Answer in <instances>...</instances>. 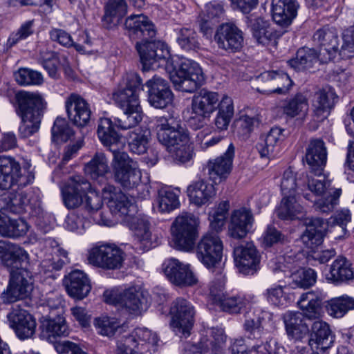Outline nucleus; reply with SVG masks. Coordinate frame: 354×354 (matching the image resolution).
<instances>
[{
  "label": "nucleus",
  "mask_w": 354,
  "mask_h": 354,
  "mask_svg": "<svg viewBox=\"0 0 354 354\" xmlns=\"http://www.w3.org/2000/svg\"><path fill=\"white\" fill-rule=\"evenodd\" d=\"M123 86L113 94L116 104L123 111L124 115L118 119L115 124L109 118H101L97 127V136L102 143L112 152L113 149L122 147L120 136L115 131V126L121 129H131L142 119L138 92L142 89L141 77L136 73L127 74Z\"/></svg>",
  "instance_id": "1"
},
{
  "label": "nucleus",
  "mask_w": 354,
  "mask_h": 354,
  "mask_svg": "<svg viewBox=\"0 0 354 354\" xmlns=\"http://www.w3.org/2000/svg\"><path fill=\"white\" fill-rule=\"evenodd\" d=\"M124 27L131 39L140 40L136 42V48L145 70L159 67L164 64L167 69L169 68L168 48L160 41L154 40L156 30L147 16L131 15L126 19Z\"/></svg>",
  "instance_id": "2"
},
{
  "label": "nucleus",
  "mask_w": 354,
  "mask_h": 354,
  "mask_svg": "<svg viewBox=\"0 0 354 354\" xmlns=\"http://www.w3.org/2000/svg\"><path fill=\"white\" fill-rule=\"evenodd\" d=\"M14 100L16 113L21 118L19 135L24 138H28L40 128L46 102L39 93L25 91L17 92Z\"/></svg>",
  "instance_id": "3"
},
{
  "label": "nucleus",
  "mask_w": 354,
  "mask_h": 354,
  "mask_svg": "<svg viewBox=\"0 0 354 354\" xmlns=\"http://www.w3.org/2000/svg\"><path fill=\"white\" fill-rule=\"evenodd\" d=\"M306 160L310 169V174L307 176L308 189L315 194H321L330 185V180L323 174L327 160V152L322 140L313 139L310 141L306 148Z\"/></svg>",
  "instance_id": "4"
},
{
  "label": "nucleus",
  "mask_w": 354,
  "mask_h": 354,
  "mask_svg": "<svg viewBox=\"0 0 354 354\" xmlns=\"http://www.w3.org/2000/svg\"><path fill=\"white\" fill-rule=\"evenodd\" d=\"M199 221L194 214L183 212L178 216L171 226L173 247L180 251L192 252L198 236Z\"/></svg>",
  "instance_id": "5"
},
{
  "label": "nucleus",
  "mask_w": 354,
  "mask_h": 354,
  "mask_svg": "<svg viewBox=\"0 0 354 354\" xmlns=\"http://www.w3.org/2000/svg\"><path fill=\"white\" fill-rule=\"evenodd\" d=\"M269 268L274 273L281 272L292 279V288L304 289L313 286L317 281V272L312 268H299V264L290 256H279L271 259Z\"/></svg>",
  "instance_id": "6"
},
{
  "label": "nucleus",
  "mask_w": 354,
  "mask_h": 354,
  "mask_svg": "<svg viewBox=\"0 0 354 354\" xmlns=\"http://www.w3.org/2000/svg\"><path fill=\"white\" fill-rule=\"evenodd\" d=\"M33 169L26 162L21 169L19 163L10 156H0V189H7L15 185L24 187L32 183Z\"/></svg>",
  "instance_id": "7"
},
{
  "label": "nucleus",
  "mask_w": 354,
  "mask_h": 354,
  "mask_svg": "<svg viewBox=\"0 0 354 354\" xmlns=\"http://www.w3.org/2000/svg\"><path fill=\"white\" fill-rule=\"evenodd\" d=\"M112 153L111 166L115 180L127 189L140 185L142 175L137 162L127 152L113 149Z\"/></svg>",
  "instance_id": "8"
},
{
  "label": "nucleus",
  "mask_w": 354,
  "mask_h": 354,
  "mask_svg": "<svg viewBox=\"0 0 354 354\" xmlns=\"http://www.w3.org/2000/svg\"><path fill=\"white\" fill-rule=\"evenodd\" d=\"M170 80L178 91L194 93L205 82L202 68L194 61L183 60L178 69L170 73Z\"/></svg>",
  "instance_id": "9"
},
{
  "label": "nucleus",
  "mask_w": 354,
  "mask_h": 354,
  "mask_svg": "<svg viewBox=\"0 0 354 354\" xmlns=\"http://www.w3.org/2000/svg\"><path fill=\"white\" fill-rule=\"evenodd\" d=\"M32 273L25 266L10 270V279L6 289L1 294L4 304L14 303L28 298L33 290Z\"/></svg>",
  "instance_id": "10"
},
{
  "label": "nucleus",
  "mask_w": 354,
  "mask_h": 354,
  "mask_svg": "<svg viewBox=\"0 0 354 354\" xmlns=\"http://www.w3.org/2000/svg\"><path fill=\"white\" fill-rule=\"evenodd\" d=\"M170 326L180 338H187L195 322L196 309L189 300L178 297L171 304Z\"/></svg>",
  "instance_id": "11"
},
{
  "label": "nucleus",
  "mask_w": 354,
  "mask_h": 354,
  "mask_svg": "<svg viewBox=\"0 0 354 354\" xmlns=\"http://www.w3.org/2000/svg\"><path fill=\"white\" fill-rule=\"evenodd\" d=\"M125 259L124 252L118 245L110 243H99L89 251V263L99 268L108 270L120 269Z\"/></svg>",
  "instance_id": "12"
},
{
  "label": "nucleus",
  "mask_w": 354,
  "mask_h": 354,
  "mask_svg": "<svg viewBox=\"0 0 354 354\" xmlns=\"http://www.w3.org/2000/svg\"><path fill=\"white\" fill-rule=\"evenodd\" d=\"M156 129L158 141L166 146L169 152H171L173 149L190 141L187 131L172 117L158 118Z\"/></svg>",
  "instance_id": "13"
},
{
  "label": "nucleus",
  "mask_w": 354,
  "mask_h": 354,
  "mask_svg": "<svg viewBox=\"0 0 354 354\" xmlns=\"http://www.w3.org/2000/svg\"><path fill=\"white\" fill-rule=\"evenodd\" d=\"M104 296L106 303L120 307L133 315H141L149 307L147 299L136 287H130L119 294L106 291Z\"/></svg>",
  "instance_id": "14"
},
{
  "label": "nucleus",
  "mask_w": 354,
  "mask_h": 354,
  "mask_svg": "<svg viewBox=\"0 0 354 354\" xmlns=\"http://www.w3.org/2000/svg\"><path fill=\"white\" fill-rule=\"evenodd\" d=\"M223 241L215 232L203 234L196 247L198 259L207 268L216 270L222 259Z\"/></svg>",
  "instance_id": "15"
},
{
  "label": "nucleus",
  "mask_w": 354,
  "mask_h": 354,
  "mask_svg": "<svg viewBox=\"0 0 354 354\" xmlns=\"http://www.w3.org/2000/svg\"><path fill=\"white\" fill-rule=\"evenodd\" d=\"M102 194L112 214L120 217L122 221L131 214L137 212V206L121 190L113 185H106L102 189Z\"/></svg>",
  "instance_id": "16"
},
{
  "label": "nucleus",
  "mask_w": 354,
  "mask_h": 354,
  "mask_svg": "<svg viewBox=\"0 0 354 354\" xmlns=\"http://www.w3.org/2000/svg\"><path fill=\"white\" fill-rule=\"evenodd\" d=\"M91 189V183L84 176H71L61 189L62 201L68 209H74L84 202V196Z\"/></svg>",
  "instance_id": "17"
},
{
  "label": "nucleus",
  "mask_w": 354,
  "mask_h": 354,
  "mask_svg": "<svg viewBox=\"0 0 354 354\" xmlns=\"http://www.w3.org/2000/svg\"><path fill=\"white\" fill-rule=\"evenodd\" d=\"M162 270L168 280L177 286H192L198 281L190 265L175 258L165 260L162 264Z\"/></svg>",
  "instance_id": "18"
},
{
  "label": "nucleus",
  "mask_w": 354,
  "mask_h": 354,
  "mask_svg": "<svg viewBox=\"0 0 354 354\" xmlns=\"http://www.w3.org/2000/svg\"><path fill=\"white\" fill-rule=\"evenodd\" d=\"M10 326L15 330L17 337L21 340L31 338L35 333V319L27 310L19 306L11 308L7 315Z\"/></svg>",
  "instance_id": "19"
},
{
  "label": "nucleus",
  "mask_w": 354,
  "mask_h": 354,
  "mask_svg": "<svg viewBox=\"0 0 354 354\" xmlns=\"http://www.w3.org/2000/svg\"><path fill=\"white\" fill-rule=\"evenodd\" d=\"M313 41L320 46L322 61L327 62L339 54V38L337 30L328 26L318 29L313 35Z\"/></svg>",
  "instance_id": "20"
},
{
  "label": "nucleus",
  "mask_w": 354,
  "mask_h": 354,
  "mask_svg": "<svg viewBox=\"0 0 354 354\" xmlns=\"http://www.w3.org/2000/svg\"><path fill=\"white\" fill-rule=\"evenodd\" d=\"M148 88V101L156 109H164L172 102L173 93L169 83L164 78L155 75L145 83Z\"/></svg>",
  "instance_id": "21"
},
{
  "label": "nucleus",
  "mask_w": 354,
  "mask_h": 354,
  "mask_svg": "<svg viewBox=\"0 0 354 354\" xmlns=\"http://www.w3.org/2000/svg\"><path fill=\"white\" fill-rule=\"evenodd\" d=\"M157 335L147 328H137L132 334L118 341L116 354H135L138 345L148 343L156 345Z\"/></svg>",
  "instance_id": "22"
},
{
  "label": "nucleus",
  "mask_w": 354,
  "mask_h": 354,
  "mask_svg": "<svg viewBox=\"0 0 354 354\" xmlns=\"http://www.w3.org/2000/svg\"><path fill=\"white\" fill-rule=\"evenodd\" d=\"M214 39L220 48L232 53L239 51L243 44L242 31L232 23L221 25Z\"/></svg>",
  "instance_id": "23"
},
{
  "label": "nucleus",
  "mask_w": 354,
  "mask_h": 354,
  "mask_svg": "<svg viewBox=\"0 0 354 354\" xmlns=\"http://www.w3.org/2000/svg\"><path fill=\"white\" fill-rule=\"evenodd\" d=\"M123 223L133 232L136 239L140 245V250L145 251L151 248L150 224L146 216L137 212L124 218Z\"/></svg>",
  "instance_id": "24"
},
{
  "label": "nucleus",
  "mask_w": 354,
  "mask_h": 354,
  "mask_svg": "<svg viewBox=\"0 0 354 354\" xmlns=\"http://www.w3.org/2000/svg\"><path fill=\"white\" fill-rule=\"evenodd\" d=\"M254 221L250 209L243 207L234 209L231 214L228 225L229 236L236 239L244 238L252 229Z\"/></svg>",
  "instance_id": "25"
},
{
  "label": "nucleus",
  "mask_w": 354,
  "mask_h": 354,
  "mask_svg": "<svg viewBox=\"0 0 354 354\" xmlns=\"http://www.w3.org/2000/svg\"><path fill=\"white\" fill-rule=\"evenodd\" d=\"M6 205L5 210L14 214H22L32 209L30 214L32 216H39L42 213L41 203L38 199L32 202L30 198L22 191L10 192L6 198Z\"/></svg>",
  "instance_id": "26"
},
{
  "label": "nucleus",
  "mask_w": 354,
  "mask_h": 354,
  "mask_svg": "<svg viewBox=\"0 0 354 354\" xmlns=\"http://www.w3.org/2000/svg\"><path fill=\"white\" fill-rule=\"evenodd\" d=\"M65 106L68 117L74 124L83 127L88 124L91 115L90 106L80 95H71Z\"/></svg>",
  "instance_id": "27"
},
{
  "label": "nucleus",
  "mask_w": 354,
  "mask_h": 354,
  "mask_svg": "<svg viewBox=\"0 0 354 354\" xmlns=\"http://www.w3.org/2000/svg\"><path fill=\"white\" fill-rule=\"evenodd\" d=\"M234 261L241 272L248 274L257 270L259 263L258 252L252 243H245L234 250Z\"/></svg>",
  "instance_id": "28"
},
{
  "label": "nucleus",
  "mask_w": 354,
  "mask_h": 354,
  "mask_svg": "<svg viewBox=\"0 0 354 354\" xmlns=\"http://www.w3.org/2000/svg\"><path fill=\"white\" fill-rule=\"evenodd\" d=\"M0 261L10 270L26 266L28 254L22 248L10 241H0Z\"/></svg>",
  "instance_id": "29"
},
{
  "label": "nucleus",
  "mask_w": 354,
  "mask_h": 354,
  "mask_svg": "<svg viewBox=\"0 0 354 354\" xmlns=\"http://www.w3.org/2000/svg\"><path fill=\"white\" fill-rule=\"evenodd\" d=\"M234 156V147L231 143L223 155L208 161V174L215 183H219L227 178L232 168Z\"/></svg>",
  "instance_id": "30"
},
{
  "label": "nucleus",
  "mask_w": 354,
  "mask_h": 354,
  "mask_svg": "<svg viewBox=\"0 0 354 354\" xmlns=\"http://www.w3.org/2000/svg\"><path fill=\"white\" fill-rule=\"evenodd\" d=\"M259 81L268 82L270 87L268 90L257 88L258 92L266 95L277 93L286 95L293 84L289 75L283 71H265L258 77Z\"/></svg>",
  "instance_id": "31"
},
{
  "label": "nucleus",
  "mask_w": 354,
  "mask_h": 354,
  "mask_svg": "<svg viewBox=\"0 0 354 354\" xmlns=\"http://www.w3.org/2000/svg\"><path fill=\"white\" fill-rule=\"evenodd\" d=\"M68 295L75 299L82 300L88 296L91 290L90 280L83 271L71 272L64 281Z\"/></svg>",
  "instance_id": "32"
},
{
  "label": "nucleus",
  "mask_w": 354,
  "mask_h": 354,
  "mask_svg": "<svg viewBox=\"0 0 354 354\" xmlns=\"http://www.w3.org/2000/svg\"><path fill=\"white\" fill-rule=\"evenodd\" d=\"M335 341V336L329 325L322 320L315 321L311 326L308 345L313 351H324L330 348Z\"/></svg>",
  "instance_id": "33"
},
{
  "label": "nucleus",
  "mask_w": 354,
  "mask_h": 354,
  "mask_svg": "<svg viewBox=\"0 0 354 354\" xmlns=\"http://www.w3.org/2000/svg\"><path fill=\"white\" fill-rule=\"evenodd\" d=\"M299 5L295 0H272L273 21L281 27L288 26L296 17Z\"/></svg>",
  "instance_id": "34"
},
{
  "label": "nucleus",
  "mask_w": 354,
  "mask_h": 354,
  "mask_svg": "<svg viewBox=\"0 0 354 354\" xmlns=\"http://www.w3.org/2000/svg\"><path fill=\"white\" fill-rule=\"evenodd\" d=\"M84 171L97 185H109L107 183V174L110 173V167L104 153H95L91 160L85 165Z\"/></svg>",
  "instance_id": "35"
},
{
  "label": "nucleus",
  "mask_w": 354,
  "mask_h": 354,
  "mask_svg": "<svg viewBox=\"0 0 354 354\" xmlns=\"http://www.w3.org/2000/svg\"><path fill=\"white\" fill-rule=\"evenodd\" d=\"M306 229L301 236L302 243L310 249H314L319 245L326 232L328 224L320 218H308Z\"/></svg>",
  "instance_id": "36"
},
{
  "label": "nucleus",
  "mask_w": 354,
  "mask_h": 354,
  "mask_svg": "<svg viewBox=\"0 0 354 354\" xmlns=\"http://www.w3.org/2000/svg\"><path fill=\"white\" fill-rule=\"evenodd\" d=\"M324 294L322 292L310 291L303 293L297 301L299 309L302 311L304 318L310 320L317 319L321 317L322 301Z\"/></svg>",
  "instance_id": "37"
},
{
  "label": "nucleus",
  "mask_w": 354,
  "mask_h": 354,
  "mask_svg": "<svg viewBox=\"0 0 354 354\" xmlns=\"http://www.w3.org/2000/svg\"><path fill=\"white\" fill-rule=\"evenodd\" d=\"M337 99V96L330 86H325L315 93L313 106L317 120L322 121L327 118Z\"/></svg>",
  "instance_id": "38"
},
{
  "label": "nucleus",
  "mask_w": 354,
  "mask_h": 354,
  "mask_svg": "<svg viewBox=\"0 0 354 354\" xmlns=\"http://www.w3.org/2000/svg\"><path fill=\"white\" fill-rule=\"evenodd\" d=\"M218 93L205 88L195 94L192 100L193 113L199 115H209L217 109Z\"/></svg>",
  "instance_id": "39"
},
{
  "label": "nucleus",
  "mask_w": 354,
  "mask_h": 354,
  "mask_svg": "<svg viewBox=\"0 0 354 354\" xmlns=\"http://www.w3.org/2000/svg\"><path fill=\"white\" fill-rule=\"evenodd\" d=\"M286 333L295 341H301L309 333L308 324L300 312H287L283 317Z\"/></svg>",
  "instance_id": "40"
},
{
  "label": "nucleus",
  "mask_w": 354,
  "mask_h": 354,
  "mask_svg": "<svg viewBox=\"0 0 354 354\" xmlns=\"http://www.w3.org/2000/svg\"><path fill=\"white\" fill-rule=\"evenodd\" d=\"M226 335L222 328H212L198 342L203 354H223Z\"/></svg>",
  "instance_id": "41"
},
{
  "label": "nucleus",
  "mask_w": 354,
  "mask_h": 354,
  "mask_svg": "<svg viewBox=\"0 0 354 354\" xmlns=\"http://www.w3.org/2000/svg\"><path fill=\"white\" fill-rule=\"evenodd\" d=\"M250 28L253 37L263 46L275 42L281 33L270 26L269 22L261 17L250 19Z\"/></svg>",
  "instance_id": "42"
},
{
  "label": "nucleus",
  "mask_w": 354,
  "mask_h": 354,
  "mask_svg": "<svg viewBox=\"0 0 354 354\" xmlns=\"http://www.w3.org/2000/svg\"><path fill=\"white\" fill-rule=\"evenodd\" d=\"M354 279V272L351 263L344 257H338L332 263L327 280L339 285L348 283Z\"/></svg>",
  "instance_id": "43"
},
{
  "label": "nucleus",
  "mask_w": 354,
  "mask_h": 354,
  "mask_svg": "<svg viewBox=\"0 0 354 354\" xmlns=\"http://www.w3.org/2000/svg\"><path fill=\"white\" fill-rule=\"evenodd\" d=\"M28 230L27 223L22 218H11L0 211V234L3 236L18 238L24 236Z\"/></svg>",
  "instance_id": "44"
},
{
  "label": "nucleus",
  "mask_w": 354,
  "mask_h": 354,
  "mask_svg": "<svg viewBox=\"0 0 354 354\" xmlns=\"http://www.w3.org/2000/svg\"><path fill=\"white\" fill-rule=\"evenodd\" d=\"M318 62L324 63L321 53L314 48L304 47L297 50L296 57L289 60L288 63L292 68L300 71L311 68Z\"/></svg>",
  "instance_id": "45"
},
{
  "label": "nucleus",
  "mask_w": 354,
  "mask_h": 354,
  "mask_svg": "<svg viewBox=\"0 0 354 354\" xmlns=\"http://www.w3.org/2000/svg\"><path fill=\"white\" fill-rule=\"evenodd\" d=\"M188 196L192 203L197 206L206 204L215 195L214 185L201 180L187 187Z\"/></svg>",
  "instance_id": "46"
},
{
  "label": "nucleus",
  "mask_w": 354,
  "mask_h": 354,
  "mask_svg": "<svg viewBox=\"0 0 354 354\" xmlns=\"http://www.w3.org/2000/svg\"><path fill=\"white\" fill-rule=\"evenodd\" d=\"M150 130L147 128L136 127L128 133L127 141L131 152L136 154L145 153L149 147Z\"/></svg>",
  "instance_id": "47"
},
{
  "label": "nucleus",
  "mask_w": 354,
  "mask_h": 354,
  "mask_svg": "<svg viewBox=\"0 0 354 354\" xmlns=\"http://www.w3.org/2000/svg\"><path fill=\"white\" fill-rule=\"evenodd\" d=\"M94 325L100 335L109 337L116 333H122L127 328V326L118 318L107 315L97 317Z\"/></svg>",
  "instance_id": "48"
},
{
  "label": "nucleus",
  "mask_w": 354,
  "mask_h": 354,
  "mask_svg": "<svg viewBox=\"0 0 354 354\" xmlns=\"http://www.w3.org/2000/svg\"><path fill=\"white\" fill-rule=\"evenodd\" d=\"M43 333L48 337H65L69 334L68 327L64 315H55L54 312L48 315L42 324Z\"/></svg>",
  "instance_id": "49"
},
{
  "label": "nucleus",
  "mask_w": 354,
  "mask_h": 354,
  "mask_svg": "<svg viewBox=\"0 0 354 354\" xmlns=\"http://www.w3.org/2000/svg\"><path fill=\"white\" fill-rule=\"evenodd\" d=\"M218 112L214 119V124L220 131L226 130L234 115V103L232 99L224 95L217 105Z\"/></svg>",
  "instance_id": "50"
},
{
  "label": "nucleus",
  "mask_w": 354,
  "mask_h": 354,
  "mask_svg": "<svg viewBox=\"0 0 354 354\" xmlns=\"http://www.w3.org/2000/svg\"><path fill=\"white\" fill-rule=\"evenodd\" d=\"M283 129L279 127L272 128L269 132L261 137L257 149L261 157L270 158L274 156L277 144L282 138Z\"/></svg>",
  "instance_id": "51"
},
{
  "label": "nucleus",
  "mask_w": 354,
  "mask_h": 354,
  "mask_svg": "<svg viewBox=\"0 0 354 354\" xmlns=\"http://www.w3.org/2000/svg\"><path fill=\"white\" fill-rule=\"evenodd\" d=\"M127 12L126 0H108L103 21L109 26L117 24Z\"/></svg>",
  "instance_id": "52"
},
{
  "label": "nucleus",
  "mask_w": 354,
  "mask_h": 354,
  "mask_svg": "<svg viewBox=\"0 0 354 354\" xmlns=\"http://www.w3.org/2000/svg\"><path fill=\"white\" fill-rule=\"evenodd\" d=\"M308 110V100L301 93L296 94L293 97L286 101L282 106L283 114L289 118L305 115Z\"/></svg>",
  "instance_id": "53"
},
{
  "label": "nucleus",
  "mask_w": 354,
  "mask_h": 354,
  "mask_svg": "<svg viewBox=\"0 0 354 354\" xmlns=\"http://www.w3.org/2000/svg\"><path fill=\"white\" fill-rule=\"evenodd\" d=\"M176 41L179 46L186 51H196L201 47L196 32L190 28L176 29Z\"/></svg>",
  "instance_id": "54"
},
{
  "label": "nucleus",
  "mask_w": 354,
  "mask_h": 354,
  "mask_svg": "<svg viewBox=\"0 0 354 354\" xmlns=\"http://www.w3.org/2000/svg\"><path fill=\"white\" fill-rule=\"evenodd\" d=\"M302 212V207L297 202L295 196H286L282 198L277 209V216L281 219L299 218L297 216Z\"/></svg>",
  "instance_id": "55"
},
{
  "label": "nucleus",
  "mask_w": 354,
  "mask_h": 354,
  "mask_svg": "<svg viewBox=\"0 0 354 354\" xmlns=\"http://www.w3.org/2000/svg\"><path fill=\"white\" fill-rule=\"evenodd\" d=\"M354 309V298L343 295L332 299L327 306L328 313L335 317H342L348 310Z\"/></svg>",
  "instance_id": "56"
},
{
  "label": "nucleus",
  "mask_w": 354,
  "mask_h": 354,
  "mask_svg": "<svg viewBox=\"0 0 354 354\" xmlns=\"http://www.w3.org/2000/svg\"><path fill=\"white\" fill-rule=\"evenodd\" d=\"M158 207L162 212H169L180 205L178 195L170 188H162L158 191Z\"/></svg>",
  "instance_id": "57"
},
{
  "label": "nucleus",
  "mask_w": 354,
  "mask_h": 354,
  "mask_svg": "<svg viewBox=\"0 0 354 354\" xmlns=\"http://www.w3.org/2000/svg\"><path fill=\"white\" fill-rule=\"evenodd\" d=\"M243 328L247 337L251 339H259L263 333L262 319L259 315L248 313L245 315V320Z\"/></svg>",
  "instance_id": "58"
},
{
  "label": "nucleus",
  "mask_w": 354,
  "mask_h": 354,
  "mask_svg": "<svg viewBox=\"0 0 354 354\" xmlns=\"http://www.w3.org/2000/svg\"><path fill=\"white\" fill-rule=\"evenodd\" d=\"M73 131L68 122L61 118H57L52 128V140L56 143L67 142L73 136Z\"/></svg>",
  "instance_id": "59"
},
{
  "label": "nucleus",
  "mask_w": 354,
  "mask_h": 354,
  "mask_svg": "<svg viewBox=\"0 0 354 354\" xmlns=\"http://www.w3.org/2000/svg\"><path fill=\"white\" fill-rule=\"evenodd\" d=\"M216 278L212 281L209 287V297L214 303L218 305L224 297L227 295L225 291V277L221 268L214 270Z\"/></svg>",
  "instance_id": "60"
},
{
  "label": "nucleus",
  "mask_w": 354,
  "mask_h": 354,
  "mask_svg": "<svg viewBox=\"0 0 354 354\" xmlns=\"http://www.w3.org/2000/svg\"><path fill=\"white\" fill-rule=\"evenodd\" d=\"M249 300L241 295L230 296L226 295L218 306L225 312L239 313L249 304Z\"/></svg>",
  "instance_id": "61"
},
{
  "label": "nucleus",
  "mask_w": 354,
  "mask_h": 354,
  "mask_svg": "<svg viewBox=\"0 0 354 354\" xmlns=\"http://www.w3.org/2000/svg\"><path fill=\"white\" fill-rule=\"evenodd\" d=\"M233 354H285L286 351L283 346L275 342L272 347L268 342L257 344L250 347L248 351H235L234 348H232Z\"/></svg>",
  "instance_id": "62"
},
{
  "label": "nucleus",
  "mask_w": 354,
  "mask_h": 354,
  "mask_svg": "<svg viewBox=\"0 0 354 354\" xmlns=\"http://www.w3.org/2000/svg\"><path fill=\"white\" fill-rule=\"evenodd\" d=\"M14 76L17 82L21 86L39 85L43 82V77L40 73L27 68H19L15 73Z\"/></svg>",
  "instance_id": "63"
},
{
  "label": "nucleus",
  "mask_w": 354,
  "mask_h": 354,
  "mask_svg": "<svg viewBox=\"0 0 354 354\" xmlns=\"http://www.w3.org/2000/svg\"><path fill=\"white\" fill-rule=\"evenodd\" d=\"M342 59H350L354 56V26L345 30L343 35V44L339 51Z\"/></svg>",
  "instance_id": "64"
}]
</instances>
